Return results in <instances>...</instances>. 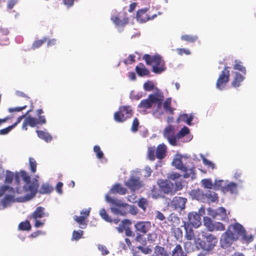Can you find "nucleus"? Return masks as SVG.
<instances>
[{
	"label": "nucleus",
	"mask_w": 256,
	"mask_h": 256,
	"mask_svg": "<svg viewBox=\"0 0 256 256\" xmlns=\"http://www.w3.org/2000/svg\"><path fill=\"white\" fill-rule=\"evenodd\" d=\"M4 178V185L8 186L14 189V193L28 192L24 199L28 200L36 194L39 186L36 178H31L24 171L12 172L4 170L0 162V179Z\"/></svg>",
	"instance_id": "obj_1"
},
{
	"label": "nucleus",
	"mask_w": 256,
	"mask_h": 256,
	"mask_svg": "<svg viewBox=\"0 0 256 256\" xmlns=\"http://www.w3.org/2000/svg\"><path fill=\"white\" fill-rule=\"evenodd\" d=\"M105 199L110 204V210L114 214L125 216L129 210H131V206L121 200L110 197L108 194L106 195Z\"/></svg>",
	"instance_id": "obj_2"
},
{
	"label": "nucleus",
	"mask_w": 256,
	"mask_h": 256,
	"mask_svg": "<svg viewBox=\"0 0 256 256\" xmlns=\"http://www.w3.org/2000/svg\"><path fill=\"white\" fill-rule=\"evenodd\" d=\"M143 59L145 60L148 65L152 66V70L155 74H161L166 70L164 60L158 54L154 55L145 54L143 56Z\"/></svg>",
	"instance_id": "obj_3"
},
{
	"label": "nucleus",
	"mask_w": 256,
	"mask_h": 256,
	"mask_svg": "<svg viewBox=\"0 0 256 256\" xmlns=\"http://www.w3.org/2000/svg\"><path fill=\"white\" fill-rule=\"evenodd\" d=\"M4 198L0 200V210L10 206L14 202V189L8 186L2 185L0 186V198Z\"/></svg>",
	"instance_id": "obj_4"
},
{
	"label": "nucleus",
	"mask_w": 256,
	"mask_h": 256,
	"mask_svg": "<svg viewBox=\"0 0 256 256\" xmlns=\"http://www.w3.org/2000/svg\"><path fill=\"white\" fill-rule=\"evenodd\" d=\"M202 234L204 240L199 242L200 248L206 251L212 250L217 243V238L214 235L204 232H202Z\"/></svg>",
	"instance_id": "obj_5"
},
{
	"label": "nucleus",
	"mask_w": 256,
	"mask_h": 256,
	"mask_svg": "<svg viewBox=\"0 0 256 256\" xmlns=\"http://www.w3.org/2000/svg\"><path fill=\"white\" fill-rule=\"evenodd\" d=\"M124 184L128 188L133 192L140 190L144 186L143 182L140 180V174L138 172H132L129 179L126 181Z\"/></svg>",
	"instance_id": "obj_6"
},
{
	"label": "nucleus",
	"mask_w": 256,
	"mask_h": 256,
	"mask_svg": "<svg viewBox=\"0 0 256 256\" xmlns=\"http://www.w3.org/2000/svg\"><path fill=\"white\" fill-rule=\"evenodd\" d=\"M228 229L230 230L233 234L236 235L237 240L239 237H241L242 240L246 242H250L252 240V236H247L244 228L239 223L236 222L234 224H230L228 227Z\"/></svg>",
	"instance_id": "obj_7"
},
{
	"label": "nucleus",
	"mask_w": 256,
	"mask_h": 256,
	"mask_svg": "<svg viewBox=\"0 0 256 256\" xmlns=\"http://www.w3.org/2000/svg\"><path fill=\"white\" fill-rule=\"evenodd\" d=\"M152 256H170L169 254L164 249V248L156 246L155 248V255ZM172 256H186V254L184 252L182 246L177 244L172 251Z\"/></svg>",
	"instance_id": "obj_8"
},
{
	"label": "nucleus",
	"mask_w": 256,
	"mask_h": 256,
	"mask_svg": "<svg viewBox=\"0 0 256 256\" xmlns=\"http://www.w3.org/2000/svg\"><path fill=\"white\" fill-rule=\"evenodd\" d=\"M132 115V108L129 106L120 108L119 111L114 114V120L119 122H123Z\"/></svg>",
	"instance_id": "obj_9"
},
{
	"label": "nucleus",
	"mask_w": 256,
	"mask_h": 256,
	"mask_svg": "<svg viewBox=\"0 0 256 256\" xmlns=\"http://www.w3.org/2000/svg\"><path fill=\"white\" fill-rule=\"evenodd\" d=\"M228 68H230L229 66H225L224 69L219 76L216 83V88L218 90H224L229 81L230 71L228 70Z\"/></svg>",
	"instance_id": "obj_10"
},
{
	"label": "nucleus",
	"mask_w": 256,
	"mask_h": 256,
	"mask_svg": "<svg viewBox=\"0 0 256 256\" xmlns=\"http://www.w3.org/2000/svg\"><path fill=\"white\" fill-rule=\"evenodd\" d=\"M155 89L154 93V94H150V95H152L154 98H156L154 100L156 102V108L153 112V114L155 117L158 118L163 114V112L160 110V109H161L164 94L163 93L157 88Z\"/></svg>",
	"instance_id": "obj_11"
},
{
	"label": "nucleus",
	"mask_w": 256,
	"mask_h": 256,
	"mask_svg": "<svg viewBox=\"0 0 256 256\" xmlns=\"http://www.w3.org/2000/svg\"><path fill=\"white\" fill-rule=\"evenodd\" d=\"M172 164L176 168L185 172L184 176L185 178L189 177L191 174H193L194 173V168H188L182 162L180 156H178L174 158Z\"/></svg>",
	"instance_id": "obj_12"
},
{
	"label": "nucleus",
	"mask_w": 256,
	"mask_h": 256,
	"mask_svg": "<svg viewBox=\"0 0 256 256\" xmlns=\"http://www.w3.org/2000/svg\"><path fill=\"white\" fill-rule=\"evenodd\" d=\"M230 231V230L227 229L221 236L220 240L221 246L224 248H226L230 246L234 242L237 240L236 235L233 234Z\"/></svg>",
	"instance_id": "obj_13"
},
{
	"label": "nucleus",
	"mask_w": 256,
	"mask_h": 256,
	"mask_svg": "<svg viewBox=\"0 0 256 256\" xmlns=\"http://www.w3.org/2000/svg\"><path fill=\"white\" fill-rule=\"evenodd\" d=\"M204 224L210 232L223 231L225 230V226L223 224L220 222H212L208 217L204 218Z\"/></svg>",
	"instance_id": "obj_14"
},
{
	"label": "nucleus",
	"mask_w": 256,
	"mask_h": 256,
	"mask_svg": "<svg viewBox=\"0 0 256 256\" xmlns=\"http://www.w3.org/2000/svg\"><path fill=\"white\" fill-rule=\"evenodd\" d=\"M191 194L196 199L199 200L200 196L202 194L205 197L208 202H214L218 201V197L216 194L211 190H207L205 193L202 194L200 190H192Z\"/></svg>",
	"instance_id": "obj_15"
},
{
	"label": "nucleus",
	"mask_w": 256,
	"mask_h": 256,
	"mask_svg": "<svg viewBox=\"0 0 256 256\" xmlns=\"http://www.w3.org/2000/svg\"><path fill=\"white\" fill-rule=\"evenodd\" d=\"M163 135L172 146L177 145L176 134L174 126L169 125L164 130Z\"/></svg>",
	"instance_id": "obj_16"
},
{
	"label": "nucleus",
	"mask_w": 256,
	"mask_h": 256,
	"mask_svg": "<svg viewBox=\"0 0 256 256\" xmlns=\"http://www.w3.org/2000/svg\"><path fill=\"white\" fill-rule=\"evenodd\" d=\"M204 210L201 208L199 210V213L196 212H192L188 214V221L190 224L194 227L198 228L201 224V218L200 216L204 214Z\"/></svg>",
	"instance_id": "obj_17"
},
{
	"label": "nucleus",
	"mask_w": 256,
	"mask_h": 256,
	"mask_svg": "<svg viewBox=\"0 0 256 256\" xmlns=\"http://www.w3.org/2000/svg\"><path fill=\"white\" fill-rule=\"evenodd\" d=\"M158 184L162 192L167 194H174L173 182L170 180H159Z\"/></svg>",
	"instance_id": "obj_18"
},
{
	"label": "nucleus",
	"mask_w": 256,
	"mask_h": 256,
	"mask_svg": "<svg viewBox=\"0 0 256 256\" xmlns=\"http://www.w3.org/2000/svg\"><path fill=\"white\" fill-rule=\"evenodd\" d=\"M208 214L210 216L216 218L218 220H228V216L226 209L223 207H220L216 210H213L210 208H208Z\"/></svg>",
	"instance_id": "obj_19"
},
{
	"label": "nucleus",
	"mask_w": 256,
	"mask_h": 256,
	"mask_svg": "<svg viewBox=\"0 0 256 256\" xmlns=\"http://www.w3.org/2000/svg\"><path fill=\"white\" fill-rule=\"evenodd\" d=\"M186 202L187 200L186 198L175 196L171 202V206L175 210H182L185 208Z\"/></svg>",
	"instance_id": "obj_20"
},
{
	"label": "nucleus",
	"mask_w": 256,
	"mask_h": 256,
	"mask_svg": "<svg viewBox=\"0 0 256 256\" xmlns=\"http://www.w3.org/2000/svg\"><path fill=\"white\" fill-rule=\"evenodd\" d=\"M151 227V224L150 222H139L134 224V228L139 234H144L146 233Z\"/></svg>",
	"instance_id": "obj_21"
},
{
	"label": "nucleus",
	"mask_w": 256,
	"mask_h": 256,
	"mask_svg": "<svg viewBox=\"0 0 256 256\" xmlns=\"http://www.w3.org/2000/svg\"><path fill=\"white\" fill-rule=\"evenodd\" d=\"M154 100H156V98H154L152 95H149L148 98L143 100L140 102L138 108L144 110L151 108L153 104H156V102Z\"/></svg>",
	"instance_id": "obj_22"
},
{
	"label": "nucleus",
	"mask_w": 256,
	"mask_h": 256,
	"mask_svg": "<svg viewBox=\"0 0 256 256\" xmlns=\"http://www.w3.org/2000/svg\"><path fill=\"white\" fill-rule=\"evenodd\" d=\"M111 20L115 24L119 32H121V28L124 26L128 22V18H124L122 19H120V18L116 16H112L111 17Z\"/></svg>",
	"instance_id": "obj_23"
},
{
	"label": "nucleus",
	"mask_w": 256,
	"mask_h": 256,
	"mask_svg": "<svg viewBox=\"0 0 256 256\" xmlns=\"http://www.w3.org/2000/svg\"><path fill=\"white\" fill-rule=\"evenodd\" d=\"M44 208L42 206H38L33 212L32 214L28 218L33 220L38 219L48 216V214L44 212Z\"/></svg>",
	"instance_id": "obj_24"
},
{
	"label": "nucleus",
	"mask_w": 256,
	"mask_h": 256,
	"mask_svg": "<svg viewBox=\"0 0 256 256\" xmlns=\"http://www.w3.org/2000/svg\"><path fill=\"white\" fill-rule=\"evenodd\" d=\"M146 9H142L137 12L136 18L138 22L144 23L150 20L146 14Z\"/></svg>",
	"instance_id": "obj_25"
},
{
	"label": "nucleus",
	"mask_w": 256,
	"mask_h": 256,
	"mask_svg": "<svg viewBox=\"0 0 256 256\" xmlns=\"http://www.w3.org/2000/svg\"><path fill=\"white\" fill-rule=\"evenodd\" d=\"M184 226L186 230V238L188 240H192L194 238V234L192 226L188 223L184 222Z\"/></svg>",
	"instance_id": "obj_26"
},
{
	"label": "nucleus",
	"mask_w": 256,
	"mask_h": 256,
	"mask_svg": "<svg viewBox=\"0 0 256 256\" xmlns=\"http://www.w3.org/2000/svg\"><path fill=\"white\" fill-rule=\"evenodd\" d=\"M234 76L232 82V86L238 88L240 86V83L244 80L245 77L238 72H234Z\"/></svg>",
	"instance_id": "obj_27"
},
{
	"label": "nucleus",
	"mask_w": 256,
	"mask_h": 256,
	"mask_svg": "<svg viewBox=\"0 0 256 256\" xmlns=\"http://www.w3.org/2000/svg\"><path fill=\"white\" fill-rule=\"evenodd\" d=\"M127 190L126 188L122 186L120 184H116L112 186L110 189V192L112 194H118L121 195H124L126 194Z\"/></svg>",
	"instance_id": "obj_28"
},
{
	"label": "nucleus",
	"mask_w": 256,
	"mask_h": 256,
	"mask_svg": "<svg viewBox=\"0 0 256 256\" xmlns=\"http://www.w3.org/2000/svg\"><path fill=\"white\" fill-rule=\"evenodd\" d=\"M166 146L164 144H159L156 150V157L160 160L166 156Z\"/></svg>",
	"instance_id": "obj_29"
},
{
	"label": "nucleus",
	"mask_w": 256,
	"mask_h": 256,
	"mask_svg": "<svg viewBox=\"0 0 256 256\" xmlns=\"http://www.w3.org/2000/svg\"><path fill=\"white\" fill-rule=\"evenodd\" d=\"M54 188L48 182H46L42 184L38 190V192L42 194H50L52 192Z\"/></svg>",
	"instance_id": "obj_30"
},
{
	"label": "nucleus",
	"mask_w": 256,
	"mask_h": 256,
	"mask_svg": "<svg viewBox=\"0 0 256 256\" xmlns=\"http://www.w3.org/2000/svg\"><path fill=\"white\" fill-rule=\"evenodd\" d=\"M224 192H230L231 194H236L238 193V186L233 182H230L226 184Z\"/></svg>",
	"instance_id": "obj_31"
},
{
	"label": "nucleus",
	"mask_w": 256,
	"mask_h": 256,
	"mask_svg": "<svg viewBox=\"0 0 256 256\" xmlns=\"http://www.w3.org/2000/svg\"><path fill=\"white\" fill-rule=\"evenodd\" d=\"M8 34L7 28H0V44L6 45L8 44V38L6 36Z\"/></svg>",
	"instance_id": "obj_32"
},
{
	"label": "nucleus",
	"mask_w": 256,
	"mask_h": 256,
	"mask_svg": "<svg viewBox=\"0 0 256 256\" xmlns=\"http://www.w3.org/2000/svg\"><path fill=\"white\" fill-rule=\"evenodd\" d=\"M136 71L140 76H148L150 74L149 70L146 68V66L142 63L139 64L136 67Z\"/></svg>",
	"instance_id": "obj_33"
},
{
	"label": "nucleus",
	"mask_w": 256,
	"mask_h": 256,
	"mask_svg": "<svg viewBox=\"0 0 256 256\" xmlns=\"http://www.w3.org/2000/svg\"><path fill=\"white\" fill-rule=\"evenodd\" d=\"M227 182V181H224V180L216 179L214 183V190L222 189L224 192Z\"/></svg>",
	"instance_id": "obj_34"
},
{
	"label": "nucleus",
	"mask_w": 256,
	"mask_h": 256,
	"mask_svg": "<svg viewBox=\"0 0 256 256\" xmlns=\"http://www.w3.org/2000/svg\"><path fill=\"white\" fill-rule=\"evenodd\" d=\"M193 119V114H192L190 116H188V114H183L180 116L178 119V121L179 122L180 120H181L186 123L188 125L191 126L192 124V122Z\"/></svg>",
	"instance_id": "obj_35"
},
{
	"label": "nucleus",
	"mask_w": 256,
	"mask_h": 256,
	"mask_svg": "<svg viewBox=\"0 0 256 256\" xmlns=\"http://www.w3.org/2000/svg\"><path fill=\"white\" fill-rule=\"evenodd\" d=\"M131 222L130 220L125 219L122 221L118 227H116V229L119 233H122L124 230H125L128 226H129Z\"/></svg>",
	"instance_id": "obj_36"
},
{
	"label": "nucleus",
	"mask_w": 256,
	"mask_h": 256,
	"mask_svg": "<svg viewBox=\"0 0 256 256\" xmlns=\"http://www.w3.org/2000/svg\"><path fill=\"white\" fill-rule=\"evenodd\" d=\"M74 219L75 221L77 223L79 224L80 228L84 229L86 228L87 224L85 222L86 219L85 216H74Z\"/></svg>",
	"instance_id": "obj_37"
},
{
	"label": "nucleus",
	"mask_w": 256,
	"mask_h": 256,
	"mask_svg": "<svg viewBox=\"0 0 256 256\" xmlns=\"http://www.w3.org/2000/svg\"><path fill=\"white\" fill-rule=\"evenodd\" d=\"M36 132L38 136L46 142H50L52 139L51 136L47 132L42 130H36Z\"/></svg>",
	"instance_id": "obj_38"
},
{
	"label": "nucleus",
	"mask_w": 256,
	"mask_h": 256,
	"mask_svg": "<svg viewBox=\"0 0 256 256\" xmlns=\"http://www.w3.org/2000/svg\"><path fill=\"white\" fill-rule=\"evenodd\" d=\"M200 157L202 159L203 164L208 168L212 170L215 168V164L212 162L206 159L203 154H200Z\"/></svg>",
	"instance_id": "obj_39"
},
{
	"label": "nucleus",
	"mask_w": 256,
	"mask_h": 256,
	"mask_svg": "<svg viewBox=\"0 0 256 256\" xmlns=\"http://www.w3.org/2000/svg\"><path fill=\"white\" fill-rule=\"evenodd\" d=\"M234 68L236 70H238L242 72L244 74H246V68L243 66L241 62L238 60H235V64L234 66Z\"/></svg>",
	"instance_id": "obj_40"
},
{
	"label": "nucleus",
	"mask_w": 256,
	"mask_h": 256,
	"mask_svg": "<svg viewBox=\"0 0 256 256\" xmlns=\"http://www.w3.org/2000/svg\"><path fill=\"white\" fill-rule=\"evenodd\" d=\"M190 133L189 128L186 126H184L180 132L176 134V140H177L185 136L188 134Z\"/></svg>",
	"instance_id": "obj_41"
},
{
	"label": "nucleus",
	"mask_w": 256,
	"mask_h": 256,
	"mask_svg": "<svg viewBox=\"0 0 256 256\" xmlns=\"http://www.w3.org/2000/svg\"><path fill=\"white\" fill-rule=\"evenodd\" d=\"M171 100V98H168L164 102L163 106L166 112H168L172 114L173 113L174 109L170 107Z\"/></svg>",
	"instance_id": "obj_42"
},
{
	"label": "nucleus",
	"mask_w": 256,
	"mask_h": 256,
	"mask_svg": "<svg viewBox=\"0 0 256 256\" xmlns=\"http://www.w3.org/2000/svg\"><path fill=\"white\" fill-rule=\"evenodd\" d=\"M198 38V36L196 35L184 34L181 36V40L190 42H194Z\"/></svg>",
	"instance_id": "obj_43"
},
{
	"label": "nucleus",
	"mask_w": 256,
	"mask_h": 256,
	"mask_svg": "<svg viewBox=\"0 0 256 256\" xmlns=\"http://www.w3.org/2000/svg\"><path fill=\"white\" fill-rule=\"evenodd\" d=\"M24 120L26 124L31 127H34L38 124L36 118L28 116L25 118Z\"/></svg>",
	"instance_id": "obj_44"
},
{
	"label": "nucleus",
	"mask_w": 256,
	"mask_h": 256,
	"mask_svg": "<svg viewBox=\"0 0 256 256\" xmlns=\"http://www.w3.org/2000/svg\"><path fill=\"white\" fill-rule=\"evenodd\" d=\"M31 228V225L28 220L21 222L18 225V229L22 230H29Z\"/></svg>",
	"instance_id": "obj_45"
},
{
	"label": "nucleus",
	"mask_w": 256,
	"mask_h": 256,
	"mask_svg": "<svg viewBox=\"0 0 256 256\" xmlns=\"http://www.w3.org/2000/svg\"><path fill=\"white\" fill-rule=\"evenodd\" d=\"M100 216L102 219L108 222H112V220L109 217L104 208H102L99 212Z\"/></svg>",
	"instance_id": "obj_46"
},
{
	"label": "nucleus",
	"mask_w": 256,
	"mask_h": 256,
	"mask_svg": "<svg viewBox=\"0 0 256 256\" xmlns=\"http://www.w3.org/2000/svg\"><path fill=\"white\" fill-rule=\"evenodd\" d=\"M144 88L146 91L150 92L155 89V86L151 81H148L144 84Z\"/></svg>",
	"instance_id": "obj_47"
},
{
	"label": "nucleus",
	"mask_w": 256,
	"mask_h": 256,
	"mask_svg": "<svg viewBox=\"0 0 256 256\" xmlns=\"http://www.w3.org/2000/svg\"><path fill=\"white\" fill-rule=\"evenodd\" d=\"M46 40L47 38L44 37L42 40H35L32 45V48L34 50L40 47Z\"/></svg>",
	"instance_id": "obj_48"
},
{
	"label": "nucleus",
	"mask_w": 256,
	"mask_h": 256,
	"mask_svg": "<svg viewBox=\"0 0 256 256\" xmlns=\"http://www.w3.org/2000/svg\"><path fill=\"white\" fill-rule=\"evenodd\" d=\"M202 186L207 188H214V184L211 180L204 179L202 181Z\"/></svg>",
	"instance_id": "obj_49"
},
{
	"label": "nucleus",
	"mask_w": 256,
	"mask_h": 256,
	"mask_svg": "<svg viewBox=\"0 0 256 256\" xmlns=\"http://www.w3.org/2000/svg\"><path fill=\"white\" fill-rule=\"evenodd\" d=\"M94 151L96 153V156L98 158L100 159L103 158V152L101 150L99 146H95L94 147Z\"/></svg>",
	"instance_id": "obj_50"
},
{
	"label": "nucleus",
	"mask_w": 256,
	"mask_h": 256,
	"mask_svg": "<svg viewBox=\"0 0 256 256\" xmlns=\"http://www.w3.org/2000/svg\"><path fill=\"white\" fill-rule=\"evenodd\" d=\"M29 164L32 172L34 173L36 172L37 165L34 159L32 158H29Z\"/></svg>",
	"instance_id": "obj_51"
},
{
	"label": "nucleus",
	"mask_w": 256,
	"mask_h": 256,
	"mask_svg": "<svg viewBox=\"0 0 256 256\" xmlns=\"http://www.w3.org/2000/svg\"><path fill=\"white\" fill-rule=\"evenodd\" d=\"M82 234L83 231L82 230H74L72 233V239L77 240L82 238Z\"/></svg>",
	"instance_id": "obj_52"
},
{
	"label": "nucleus",
	"mask_w": 256,
	"mask_h": 256,
	"mask_svg": "<svg viewBox=\"0 0 256 256\" xmlns=\"http://www.w3.org/2000/svg\"><path fill=\"white\" fill-rule=\"evenodd\" d=\"M174 194L178 190L182 189L183 186L181 181H176L173 182Z\"/></svg>",
	"instance_id": "obj_53"
},
{
	"label": "nucleus",
	"mask_w": 256,
	"mask_h": 256,
	"mask_svg": "<svg viewBox=\"0 0 256 256\" xmlns=\"http://www.w3.org/2000/svg\"><path fill=\"white\" fill-rule=\"evenodd\" d=\"M138 206L143 210H145L147 206V201L146 199L142 198L138 202Z\"/></svg>",
	"instance_id": "obj_54"
},
{
	"label": "nucleus",
	"mask_w": 256,
	"mask_h": 256,
	"mask_svg": "<svg viewBox=\"0 0 256 256\" xmlns=\"http://www.w3.org/2000/svg\"><path fill=\"white\" fill-rule=\"evenodd\" d=\"M98 248L101 252L102 255H106L109 254V251L105 246L98 244Z\"/></svg>",
	"instance_id": "obj_55"
},
{
	"label": "nucleus",
	"mask_w": 256,
	"mask_h": 256,
	"mask_svg": "<svg viewBox=\"0 0 256 256\" xmlns=\"http://www.w3.org/2000/svg\"><path fill=\"white\" fill-rule=\"evenodd\" d=\"M176 52L179 55H182L184 54L186 55L190 54V51L188 49L186 48H177Z\"/></svg>",
	"instance_id": "obj_56"
},
{
	"label": "nucleus",
	"mask_w": 256,
	"mask_h": 256,
	"mask_svg": "<svg viewBox=\"0 0 256 256\" xmlns=\"http://www.w3.org/2000/svg\"><path fill=\"white\" fill-rule=\"evenodd\" d=\"M14 128L11 125L6 128L0 130V135H6L8 134Z\"/></svg>",
	"instance_id": "obj_57"
},
{
	"label": "nucleus",
	"mask_w": 256,
	"mask_h": 256,
	"mask_svg": "<svg viewBox=\"0 0 256 256\" xmlns=\"http://www.w3.org/2000/svg\"><path fill=\"white\" fill-rule=\"evenodd\" d=\"M142 95L139 92L134 91H132L130 94V98L131 99L138 100L142 97Z\"/></svg>",
	"instance_id": "obj_58"
},
{
	"label": "nucleus",
	"mask_w": 256,
	"mask_h": 256,
	"mask_svg": "<svg viewBox=\"0 0 256 256\" xmlns=\"http://www.w3.org/2000/svg\"><path fill=\"white\" fill-rule=\"evenodd\" d=\"M139 124L138 120L135 118L132 122L131 130L132 132H136L138 130V128Z\"/></svg>",
	"instance_id": "obj_59"
},
{
	"label": "nucleus",
	"mask_w": 256,
	"mask_h": 256,
	"mask_svg": "<svg viewBox=\"0 0 256 256\" xmlns=\"http://www.w3.org/2000/svg\"><path fill=\"white\" fill-rule=\"evenodd\" d=\"M155 218L160 220L162 221L165 220V216L161 212L156 210L154 212Z\"/></svg>",
	"instance_id": "obj_60"
},
{
	"label": "nucleus",
	"mask_w": 256,
	"mask_h": 256,
	"mask_svg": "<svg viewBox=\"0 0 256 256\" xmlns=\"http://www.w3.org/2000/svg\"><path fill=\"white\" fill-rule=\"evenodd\" d=\"M26 106L22 107H16L9 108L8 110L10 112H20L26 108Z\"/></svg>",
	"instance_id": "obj_61"
},
{
	"label": "nucleus",
	"mask_w": 256,
	"mask_h": 256,
	"mask_svg": "<svg viewBox=\"0 0 256 256\" xmlns=\"http://www.w3.org/2000/svg\"><path fill=\"white\" fill-rule=\"evenodd\" d=\"M90 210H91L90 208L82 210L80 212L81 216H85V218H86L90 215Z\"/></svg>",
	"instance_id": "obj_62"
},
{
	"label": "nucleus",
	"mask_w": 256,
	"mask_h": 256,
	"mask_svg": "<svg viewBox=\"0 0 256 256\" xmlns=\"http://www.w3.org/2000/svg\"><path fill=\"white\" fill-rule=\"evenodd\" d=\"M62 186H63V184L62 182H58L56 186V192L60 194H62Z\"/></svg>",
	"instance_id": "obj_63"
},
{
	"label": "nucleus",
	"mask_w": 256,
	"mask_h": 256,
	"mask_svg": "<svg viewBox=\"0 0 256 256\" xmlns=\"http://www.w3.org/2000/svg\"><path fill=\"white\" fill-rule=\"evenodd\" d=\"M35 223H34V226L36 228L42 226L44 224L45 220H44L42 221L38 219L34 220Z\"/></svg>",
	"instance_id": "obj_64"
}]
</instances>
